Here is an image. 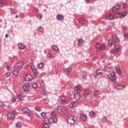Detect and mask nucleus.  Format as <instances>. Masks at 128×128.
Masks as SVG:
<instances>
[{
  "instance_id": "e433bc0d",
  "label": "nucleus",
  "mask_w": 128,
  "mask_h": 128,
  "mask_svg": "<svg viewBox=\"0 0 128 128\" xmlns=\"http://www.w3.org/2000/svg\"><path fill=\"white\" fill-rule=\"evenodd\" d=\"M17 96H18V100H20V101L22 100V95L18 94Z\"/></svg>"
},
{
  "instance_id": "37998d69",
  "label": "nucleus",
  "mask_w": 128,
  "mask_h": 128,
  "mask_svg": "<svg viewBox=\"0 0 128 128\" xmlns=\"http://www.w3.org/2000/svg\"><path fill=\"white\" fill-rule=\"evenodd\" d=\"M126 16V12L120 13V16Z\"/></svg>"
},
{
  "instance_id": "5701e85b",
  "label": "nucleus",
  "mask_w": 128,
  "mask_h": 128,
  "mask_svg": "<svg viewBox=\"0 0 128 128\" xmlns=\"http://www.w3.org/2000/svg\"><path fill=\"white\" fill-rule=\"evenodd\" d=\"M95 48L96 50H100V44L98 43L96 44L95 45Z\"/></svg>"
},
{
  "instance_id": "79ce46f5",
  "label": "nucleus",
  "mask_w": 128,
  "mask_h": 128,
  "mask_svg": "<svg viewBox=\"0 0 128 128\" xmlns=\"http://www.w3.org/2000/svg\"><path fill=\"white\" fill-rule=\"evenodd\" d=\"M44 127L45 128H50V123H46L44 125Z\"/></svg>"
},
{
  "instance_id": "338daca9",
  "label": "nucleus",
  "mask_w": 128,
  "mask_h": 128,
  "mask_svg": "<svg viewBox=\"0 0 128 128\" xmlns=\"http://www.w3.org/2000/svg\"><path fill=\"white\" fill-rule=\"evenodd\" d=\"M47 58H52V55L50 54H48Z\"/></svg>"
},
{
  "instance_id": "0eeeda50",
  "label": "nucleus",
  "mask_w": 128,
  "mask_h": 128,
  "mask_svg": "<svg viewBox=\"0 0 128 128\" xmlns=\"http://www.w3.org/2000/svg\"><path fill=\"white\" fill-rule=\"evenodd\" d=\"M106 20H114V17L110 14H108L106 16Z\"/></svg>"
},
{
  "instance_id": "a878e982",
  "label": "nucleus",
  "mask_w": 128,
  "mask_h": 128,
  "mask_svg": "<svg viewBox=\"0 0 128 128\" xmlns=\"http://www.w3.org/2000/svg\"><path fill=\"white\" fill-rule=\"evenodd\" d=\"M72 70V68H68L66 70V72L68 74H70Z\"/></svg>"
},
{
  "instance_id": "412c9836",
  "label": "nucleus",
  "mask_w": 128,
  "mask_h": 128,
  "mask_svg": "<svg viewBox=\"0 0 128 128\" xmlns=\"http://www.w3.org/2000/svg\"><path fill=\"white\" fill-rule=\"evenodd\" d=\"M57 18L58 20H60L61 22L62 20H64V16L62 15H58L57 16Z\"/></svg>"
},
{
  "instance_id": "603ef678",
  "label": "nucleus",
  "mask_w": 128,
  "mask_h": 128,
  "mask_svg": "<svg viewBox=\"0 0 128 128\" xmlns=\"http://www.w3.org/2000/svg\"><path fill=\"white\" fill-rule=\"evenodd\" d=\"M44 86H45L44 82V81H42L41 82V86H42V87Z\"/></svg>"
},
{
  "instance_id": "4468645a",
  "label": "nucleus",
  "mask_w": 128,
  "mask_h": 128,
  "mask_svg": "<svg viewBox=\"0 0 128 128\" xmlns=\"http://www.w3.org/2000/svg\"><path fill=\"white\" fill-rule=\"evenodd\" d=\"M18 46L20 48V50H24L26 48V45L22 43H20L18 44Z\"/></svg>"
},
{
  "instance_id": "a19ab883",
  "label": "nucleus",
  "mask_w": 128,
  "mask_h": 128,
  "mask_svg": "<svg viewBox=\"0 0 128 128\" xmlns=\"http://www.w3.org/2000/svg\"><path fill=\"white\" fill-rule=\"evenodd\" d=\"M38 32H42L44 30V28H42L41 26H40L38 28Z\"/></svg>"
},
{
  "instance_id": "393cba45",
  "label": "nucleus",
  "mask_w": 128,
  "mask_h": 128,
  "mask_svg": "<svg viewBox=\"0 0 128 128\" xmlns=\"http://www.w3.org/2000/svg\"><path fill=\"white\" fill-rule=\"evenodd\" d=\"M17 66L18 68H22L24 66V64L22 62H19L17 64Z\"/></svg>"
},
{
  "instance_id": "6e6552de",
  "label": "nucleus",
  "mask_w": 128,
  "mask_h": 128,
  "mask_svg": "<svg viewBox=\"0 0 128 128\" xmlns=\"http://www.w3.org/2000/svg\"><path fill=\"white\" fill-rule=\"evenodd\" d=\"M8 118H10V120H12L14 118V112H10L8 114Z\"/></svg>"
},
{
  "instance_id": "72a5a7b5",
  "label": "nucleus",
  "mask_w": 128,
  "mask_h": 128,
  "mask_svg": "<svg viewBox=\"0 0 128 128\" xmlns=\"http://www.w3.org/2000/svg\"><path fill=\"white\" fill-rule=\"evenodd\" d=\"M44 63H40L38 64V68H44Z\"/></svg>"
},
{
  "instance_id": "bf43d9fd",
  "label": "nucleus",
  "mask_w": 128,
  "mask_h": 128,
  "mask_svg": "<svg viewBox=\"0 0 128 128\" xmlns=\"http://www.w3.org/2000/svg\"><path fill=\"white\" fill-rule=\"evenodd\" d=\"M46 92V90L43 89V90H42L43 94L45 95Z\"/></svg>"
},
{
  "instance_id": "2f4dec72",
  "label": "nucleus",
  "mask_w": 128,
  "mask_h": 128,
  "mask_svg": "<svg viewBox=\"0 0 128 128\" xmlns=\"http://www.w3.org/2000/svg\"><path fill=\"white\" fill-rule=\"evenodd\" d=\"M113 42L112 40H110L108 41V46H112Z\"/></svg>"
},
{
  "instance_id": "09e8293b",
  "label": "nucleus",
  "mask_w": 128,
  "mask_h": 128,
  "mask_svg": "<svg viewBox=\"0 0 128 128\" xmlns=\"http://www.w3.org/2000/svg\"><path fill=\"white\" fill-rule=\"evenodd\" d=\"M36 110H37V112H40L42 110L38 108V106H36L35 107Z\"/></svg>"
},
{
  "instance_id": "2eb2a0df",
  "label": "nucleus",
  "mask_w": 128,
  "mask_h": 128,
  "mask_svg": "<svg viewBox=\"0 0 128 128\" xmlns=\"http://www.w3.org/2000/svg\"><path fill=\"white\" fill-rule=\"evenodd\" d=\"M112 38L113 40V42H118V36L116 35H114L112 36Z\"/></svg>"
},
{
  "instance_id": "69168bd1",
  "label": "nucleus",
  "mask_w": 128,
  "mask_h": 128,
  "mask_svg": "<svg viewBox=\"0 0 128 128\" xmlns=\"http://www.w3.org/2000/svg\"><path fill=\"white\" fill-rule=\"evenodd\" d=\"M122 30H124V31L126 30V27L125 26H124L123 27Z\"/></svg>"
},
{
  "instance_id": "f257e3e1",
  "label": "nucleus",
  "mask_w": 128,
  "mask_h": 128,
  "mask_svg": "<svg viewBox=\"0 0 128 128\" xmlns=\"http://www.w3.org/2000/svg\"><path fill=\"white\" fill-rule=\"evenodd\" d=\"M67 122L68 124L72 126V124H77L78 119L74 116H69L68 118Z\"/></svg>"
},
{
  "instance_id": "052dcab7",
  "label": "nucleus",
  "mask_w": 128,
  "mask_h": 128,
  "mask_svg": "<svg viewBox=\"0 0 128 128\" xmlns=\"http://www.w3.org/2000/svg\"><path fill=\"white\" fill-rule=\"evenodd\" d=\"M10 66H8L7 67H6V70H10Z\"/></svg>"
},
{
  "instance_id": "9b49d317",
  "label": "nucleus",
  "mask_w": 128,
  "mask_h": 128,
  "mask_svg": "<svg viewBox=\"0 0 128 128\" xmlns=\"http://www.w3.org/2000/svg\"><path fill=\"white\" fill-rule=\"evenodd\" d=\"M64 100H66V98H64V96H60L59 98H58V102H62V104H64V102H64Z\"/></svg>"
},
{
  "instance_id": "5fc2aeb1",
  "label": "nucleus",
  "mask_w": 128,
  "mask_h": 128,
  "mask_svg": "<svg viewBox=\"0 0 128 128\" xmlns=\"http://www.w3.org/2000/svg\"><path fill=\"white\" fill-rule=\"evenodd\" d=\"M6 76L7 78H8V76H10V72H7L6 74Z\"/></svg>"
},
{
  "instance_id": "dca6fc26",
  "label": "nucleus",
  "mask_w": 128,
  "mask_h": 128,
  "mask_svg": "<svg viewBox=\"0 0 128 128\" xmlns=\"http://www.w3.org/2000/svg\"><path fill=\"white\" fill-rule=\"evenodd\" d=\"M76 102H72L70 104V106L71 108H76Z\"/></svg>"
},
{
  "instance_id": "ddd939ff",
  "label": "nucleus",
  "mask_w": 128,
  "mask_h": 128,
  "mask_svg": "<svg viewBox=\"0 0 128 128\" xmlns=\"http://www.w3.org/2000/svg\"><path fill=\"white\" fill-rule=\"evenodd\" d=\"M88 24V21L86 20L82 19L80 20V24H81L82 26H86Z\"/></svg>"
},
{
  "instance_id": "f704fd0d",
  "label": "nucleus",
  "mask_w": 128,
  "mask_h": 128,
  "mask_svg": "<svg viewBox=\"0 0 128 128\" xmlns=\"http://www.w3.org/2000/svg\"><path fill=\"white\" fill-rule=\"evenodd\" d=\"M102 121L104 122H108V119H107L106 117L104 116H103L102 119Z\"/></svg>"
},
{
  "instance_id": "c03bdc74",
  "label": "nucleus",
  "mask_w": 128,
  "mask_h": 128,
  "mask_svg": "<svg viewBox=\"0 0 128 128\" xmlns=\"http://www.w3.org/2000/svg\"><path fill=\"white\" fill-rule=\"evenodd\" d=\"M6 1V0H0V4H4Z\"/></svg>"
},
{
  "instance_id": "20e7f679",
  "label": "nucleus",
  "mask_w": 128,
  "mask_h": 128,
  "mask_svg": "<svg viewBox=\"0 0 128 128\" xmlns=\"http://www.w3.org/2000/svg\"><path fill=\"white\" fill-rule=\"evenodd\" d=\"M122 5L120 4H116L112 8V14H114L116 12H118L120 8Z\"/></svg>"
},
{
  "instance_id": "6e6d98bb",
  "label": "nucleus",
  "mask_w": 128,
  "mask_h": 128,
  "mask_svg": "<svg viewBox=\"0 0 128 128\" xmlns=\"http://www.w3.org/2000/svg\"><path fill=\"white\" fill-rule=\"evenodd\" d=\"M16 126L17 128H20V123H16Z\"/></svg>"
},
{
  "instance_id": "aec40b11",
  "label": "nucleus",
  "mask_w": 128,
  "mask_h": 128,
  "mask_svg": "<svg viewBox=\"0 0 128 128\" xmlns=\"http://www.w3.org/2000/svg\"><path fill=\"white\" fill-rule=\"evenodd\" d=\"M116 88L117 90H124V86L118 85Z\"/></svg>"
},
{
  "instance_id": "a211bd4d",
  "label": "nucleus",
  "mask_w": 128,
  "mask_h": 128,
  "mask_svg": "<svg viewBox=\"0 0 128 128\" xmlns=\"http://www.w3.org/2000/svg\"><path fill=\"white\" fill-rule=\"evenodd\" d=\"M80 118L84 122H86V116L84 114H80Z\"/></svg>"
},
{
  "instance_id": "864d4df0",
  "label": "nucleus",
  "mask_w": 128,
  "mask_h": 128,
  "mask_svg": "<svg viewBox=\"0 0 128 128\" xmlns=\"http://www.w3.org/2000/svg\"><path fill=\"white\" fill-rule=\"evenodd\" d=\"M124 38H128V34H124Z\"/></svg>"
},
{
  "instance_id": "9d476101",
  "label": "nucleus",
  "mask_w": 128,
  "mask_h": 128,
  "mask_svg": "<svg viewBox=\"0 0 128 128\" xmlns=\"http://www.w3.org/2000/svg\"><path fill=\"white\" fill-rule=\"evenodd\" d=\"M49 122H51L52 124H56V118H50L48 119Z\"/></svg>"
},
{
  "instance_id": "bb28decb",
  "label": "nucleus",
  "mask_w": 128,
  "mask_h": 128,
  "mask_svg": "<svg viewBox=\"0 0 128 128\" xmlns=\"http://www.w3.org/2000/svg\"><path fill=\"white\" fill-rule=\"evenodd\" d=\"M41 116L43 118H47L48 116H46V114L45 112H42L41 114Z\"/></svg>"
},
{
  "instance_id": "4be33fe9",
  "label": "nucleus",
  "mask_w": 128,
  "mask_h": 128,
  "mask_svg": "<svg viewBox=\"0 0 128 128\" xmlns=\"http://www.w3.org/2000/svg\"><path fill=\"white\" fill-rule=\"evenodd\" d=\"M34 76L35 78H38V74H40V72H38V70L34 71Z\"/></svg>"
},
{
  "instance_id": "de8ad7c7",
  "label": "nucleus",
  "mask_w": 128,
  "mask_h": 128,
  "mask_svg": "<svg viewBox=\"0 0 128 128\" xmlns=\"http://www.w3.org/2000/svg\"><path fill=\"white\" fill-rule=\"evenodd\" d=\"M114 48L115 50H120V46L118 45H116L114 46Z\"/></svg>"
},
{
  "instance_id": "6ab92c4d",
  "label": "nucleus",
  "mask_w": 128,
  "mask_h": 128,
  "mask_svg": "<svg viewBox=\"0 0 128 128\" xmlns=\"http://www.w3.org/2000/svg\"><path fill=\"white\" fill-rule=\"evenodd\" d=\"M84 94L86 96H90V88H87L85 89Z\"/></svg>"
},
{
  "instance_id": "ea45409f",
  "label": "nucleus",
  "mask_w": 128,
  "mask_h": 128,
  "mask_svg": "<svg viewBox=\"0 0 128 128\" xmlns=\"http://www.w3.org/2000/svg\"><path fill=\"white\" fill-rule=\"evenodd\" d=\"M37 18H38V20H42V16H40V13L38 14Z\"/></svg>"
},
{
  "instance_id": "cd10ccee",
  "label": "nucleus",
  "mask_w": 128,
  "mask_h": 128,
  "mask_svg": "<svg viewBox=\"0 0 128 128\" xmlns=\"http://www.w3.org/2000/svg\"><path fill=\"white\" fill-rule=\"evenodd\" d=\"M11 14H16V10L12 8H10Z\"/></svg>"
},
{
  "instance_id": "7ed1b4c3",
  "label": "nucleus",
  "mask_w": 128,
  "mask_h": 128,
  "mask_svg": "<svg viewBox=\"0 0 128 128\" xmlns=\"http://www.w3.org/2000/svg\"><path fill=\"white\" fill-rule=\"evenodd\" d=\"M108 78L110 80V82H112L113 84H116V75L114 74V72H112L110 73V74H108Z\"/></svg>"
},
{
  "instance_id": "7c9ffc66",
  "label": "nucleus",
  "mask_w": 128,
  "mask_h": 128,
  "mask_svg": "<svg viewBox=\"0 0 128 128\" xmlns=\"http://www.w3.org/2000/svg\"><path fill=\"white\" fill-rule=\"evenodd\" d=\"M114 16H116V18H120V13H114Z\"/></svg>"
},
{
  "instance_id": "774afa93",
  "label": "nucleus",
  "mask_w": 128,
  "mask_h": 128,
  "mask_svg": "<svg viewBox=\"0 0 128 128\" xmlns=\"http://www.w3.org/2000/svg\"><path fill=\"white\" fill-rule=\"evenodd\" d=\"M16 102V98H14L12 100V102Z\"/></svg>"
},
{
  "instance_id": "3c124183",
  "label": "nucleus",
  "mask_w": 128,
  "mask_h": 128,
  "mask_svg": "<svg viewBox=\"0 0 128 128\" xmlns=\"http://www.w3.org/2000/svg\"><path fill=\"white\" fill-rule=\"evenodd\" d=\"M111 52H112L113 54H116V51L114 50H112Z\"/></svg>"
},
{
  "instance_id": "473e14b6",
  "label": "nucleus",
  "mask_w": 128,
  "mask_h": 128,
  "mask_svg": "<svg viewBox=\"0 0 128 128\" xmlns=\"http://www.w3.org/2000/svg\"><path fill=\"white\" fill-rule=\"evenodd\" d=\"M32 86L33 88H38V84L36 83H33Z\"/></svg>"
},
{
  "instance_id": "1a4fd4ad",
  "label": "nucleus",
  "mask_w": 128,
  "mask_h": 128,
  "mask_svg": "<svg viewBox=\"0 0 128 128\" xmlns=\"http://www.w3.org/2000/svg\"><path fill=\"white\" fill-rule=\"evenodd\" d=\"M74 98H75V100H80V94L78 92L74 93Z\"/></svg>"
},
{
  "instance_id": "a18cd8bd",
  "label": "nucleus",
  "mask_w": 128,
  "mask_h": 128,
  "mask_svg": "<svg viewBox=\"0 0 128 128\" xmlns=\"http://www.w3.org/2000/svg\"><path fill=\"white\" fill-rule=\"evenodd\" d=\"M51 114H52V116H56V112L55 111H52L51 112Z\"/></svg>"
},
{
  "instance_id": "13d9d810",
  "label": "nucleus",
  "mask_w": 128,
  "mask_h": 128,
  "mask_svg": "<svg viewBox=\"0 0 128 128\" xmlns=\"http://www.w3.org/2000/svg\"><path fill=\"white\" fill-rule=\"evenodd\" d=\"M126 3H124L123 8H126Z\"/></svg>"
},
{
  "instance_id": "0e129e2a",
  "label": "nucleus",
  "mask_w": 128,
  "mask_h": 128,
  "mask_svg": "<svg viewBox=\"0 0 128 128\" xmlns=\"http://www.w3.org/2000/svg\"><path fill=\"white\" fill-rule=\"evenodd\" d=\"M102 72H100L99 73L97 74L98 76H102Z\"/></svg>"
},
{
  "instance_id": "39448f33",
  "label": "nucleus",
  "mask_w": 128,
  "mask_h": 128,
  "mask_svg": "<svg viewBox=\"0 0 128 128\" xmlns=\"http://www.w3.org/2000/svg\"><path fill=\"white\" fill-rule=\"evenodd\" d=\"M22 89L24 90V92H28L30 89V84L28 82L24 84L22 86Z\"/></svg>"
},
{
  "instance_id": "b1692460",
  "label": "nucleus",
  "mask_w": 128,
  "mask_h": 128,
  "mask_svg": "<svg viewBox=\"0 0 128 128\" xmlns=\"http://www.w3.org/2000/svg\"><path fill=\"white\" fill-rule=\"evenodd\" d=\"M116 72L118 76H122V70H120V68H117Z\"/></svg>"
},
{
  "instance_id": "680f3d73",
  "label": "nucleus",
  "mask_w": 128,
  "mask_h": 128,
  "mask_svg": "<svg viewBox=\"0 0 128 128\" xmlns=\"http://www.w3.org/2000/svg\"><path fill=\"white\" fill-rule=\"evenodd\" d=\"M82 78L83 80H86V76H82Z\"/></svg>"
},
{
  "instance_id": "4d7b16f0",
  "label": "nucleus",
  "mask_w": 128,
  "mask_h": 128,
  "mask_svg": "<svg viewBox=\"0 0 128 128\" xmlns=\"http://www.w3.org/2000/svg\"><path fill=\"white\" fill-rule=\"evenodd\" d=\"M74 89L75 90H78V86H76L74 88Z\"/></svg>"
},
{
  "instance_id": "f3484780",
  "label": "nucleus",
  "mask_w": 128,
  "mask_h": 128,
  "mask_svg": "<svg viewBox=\"0 0 128 128\" xmlns=\"http://www.w3.org/2000/svg\"><path fill=\"white\" fill-rule=\"evenodd\" d=\"M83 42H84V40H82V38H80L78 40V46H82Z\"/></svg>"
},
{
  "instance_id": "e2e57ef3",
  "label": "nucleus",
  "mask_w": 128,
  "mask_h": 128,
  "mask_svg": "<svg viewBox=\"0 0 128 128\" xmlns=\"http://www.w3.org/2000/svg\"><path fill=\"white\" fill-rule=\"evenodd\" d=\"M94 92L95 94H98L100 93L98 92V90H94Z\"/></svg>"
},
{
  "instance_id": "c9c22d12",
  "label": "nucleus",
  "mask_w": 128,
  "mask_h": 128,
  "mask_svg": "<svg viewBox=\"0 0 128 128\" xmlns=\"http://www.w3.org/2000/svg\"><path fill=\"white\" fill-rule=\"evenodd\" d=\"M106 48V45L104 44H102L100 45V50H104Z\"/></svg>"
},
{
  "instance_id": "f03ea898",
  "label": "nucleus",
  "mask_w": 128,
  "mask_h": 128,
  "mask_svg": "<svg viewBox=\"0 0 128 128\" xmlns=\"http://www.w3.org/2000/svg\"><path fill=\"white\" fill-rule=\"evenodd\" d=\"M56 112H58L59 114L64 116V114H68V109L62 106H59L57 107V108L56 109Z\"/></svg>"
},
{
  "instance_id": "58836bf2",
  "label": "nucleus",
  "mask_w": 128,
  "mask_h": 128,
  "mask_svg": "<svg viewBox=\"0 0 128 128\" xmlns=\"http://www.w3.org/2000/svg\"><path fill=\"white\" fill-rule=\"evenodd\" d=\"M14 76H18V70H14Z\"/></svg>"
},
{
  "instance_id": "4c0bfd02",
  "label": "nucleus",
  "mask_w": 128,
  "mask_h": 128,
  "mask_svg": "<svg viewBox=\"0 0 128 128\" xmlns=\"http://www.w3.org/2000/svg\"><path fill=\"white\" fill-rule=\"evenodd\" d=\"M0 108H6V104L2 102H0Z\"/></svg>"
},
{
  "instance_id": "f8f14e48",
  "label": "nucleus",
  "mask_w": 128,
  "mask_h": 128,
  "mask_svg": "<svg viewBox=\"0 0 128 128\" xmlns=\"http://www.w3.org/2000/svg\"><path fill=\"white\" fill-rule=\"evenodd\" d=\"M22 112H24V114H30V110L28 109V108H23L22 110Z\"/></svg>"
},
{
  "instance_id": "c85d7f7f",
  "label": "nucleus",
  "mask_w": 128,
  "mask_h": 128,
  "mask_svg": "<svg viewBox=\"0 0 128 128\" xmlns=\"http://www.w3.org/2000/svg\"><path fill=\"white\" fill-rule=\"evenodd\" d=\"M52 48H53V50H56V52L58 50V46H56V45H54L52 46Z\"/></svg>"
},
{
  "instance_id": "c756f323",
  "label": "nucleus",
  "mask_w": 128,
  "mask_h": 128,
  "mask_svg": "<svg viewBox=\"0 0 128 128\" xmlns=\"http://www.w3.org/2000/svg\"><path fill=\"white\" fill-rule=\"evenodd\" d=\"M31 69L33 70V72H36V66H34V65H31L30 66Z\"/></svg>"
},
{
  "instance_id": "423d86ee",
  "label": "nucleus",
  "mask_w": 128,
  "mask_h": 128,
  "mask_svg": "<svg viewBox=\"0 0 128 128\" xmlns=\"http://www.w3.org/2000/svg\"><path fill=\"white\" fill-rule=\"evenodd\" d=\"M25 80L26 82H30V80H32V76L29 74H26L25 76Z\"/></svg>"
},
{
  "instance_id": "49530a36",
  "label": "nucleus",
  "mask_w": 128,
  "mask_h": 128,
  "mask_svg": "<svg viewBox=\"0 0 128 128\" xmlns=\"http://www.w3.org/2000/svg\"><path fill=\"white\" fill-rule=\"evenodd\" d=\"M90 116L94 117V111L90 112Z\"/></svg>"
},
{
  "instance_id": "8fccbe9b",
  "label": "nucleus",
  "mask_w": 128,
  "mask_h": 128,
  "mask_svg": "<svg viewBox=\"0 0 128 128\" xmlns=\"http://www.w3.org/2000/svg\"><path fill=\"white\" fill-rule=\"evenodd\" d=\"M81 98H82V100H86V96L85 95H82V96H81Z\"/></svg>"
}]
</instances>
